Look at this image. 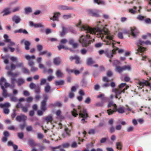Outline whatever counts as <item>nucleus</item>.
I'll list each match as a JSON object with an SVG mask.
<instances>
[{
  "instance_id": "6e6d98bb",
  "label": "nucleus",
  "mask_w": 151,
  "mask_h": 151,
  "mask_svg": "<svg viewBox=\"0 0 151 151\" xmlns=\"http://www.w3.org/2000/svg\"><path fill=\"white\" fill-rule=\"evenodd\" d=\"M71 16L70 14L64 15L63 16V18L65 19H68L71 18Z\"/></svg>"
},
{
  "instance_id": "4d7b16f0",
  "label": "nucleus",
  "mask_w": 151,
  "mask_h": 151,
  "mask_svg": "<svg viewBox=\"0 0 151 151\" xmlns=\"http://www.w3.org/2000/svg\"><path fill=\"white\" fill-rule=\"evenodd\" d=\"M95 130L94 129H90L88 132V133L90 134H94L95 133Z\"/></svg>"
},
{
  "instance_id": "37998d69",
  "label": "nucleus",
  "mask_w": 151,
  "mask_h": 151,
  "mask_svg": "<svg viewBox=\"0 0 151 151\" xmlns=\"http://www.w3.org/2000/svg\"><path fill=\"white\" fill-rule=\"evenodd\" d=\"M36 47L37 50L39 52L41 51L42 50L43 48V46L40 44L37 45Z\"/></svg>"
},
{
  "instance_id": "dca6fc26",
  "label": "nucleus",
  "mask_w": 151,
  "mask_h": 151,
  "mask_svg": "<svg viewBox=\"0 0 151 151\" xmlns=\"http://www.w3.org/2000/svg\"><path fill=\"white\" fill-rule=\"evenodd\" d=\"M108 100L107 98H102L101 102H98L96 104V106L98 107H102L104 103Z\"/></svg>"
},
{
  "instance_id": "6e6552de",
  "label": "nucleus",
  "mask_w": 151,
  "mask_h": 151,
  "mask_svg": "<svg viewBox=\"0 0 151 151\" xmlns=\"http://www.w3.org/2000/svg\"><path fill=\"white\" fill-rule=\"evenodd\" d=\"M68 41L65 39H63L60 41V45L58 46V47L59 50H61L62 48L65 50H66L68 49V48L67 47L64 46L63 44L66 43Z\"/></svg>"
},
{
  "instance_id": "c03bdc74",
  "label": "nucleus",
  "mask_w": 151,
  "mask_h": 151,
  "mask_svg": "<svg viewBox=\"0 0 151 151\" xmlns=\"http://www.w3.org/2000/svg\"><path fill=\"white\" fill-rule=\"evenodd\" d=\"M94 2L95 3L97 4H104V2L103 1L100 0H94Z\"/></svg>"
},
{
  "instance_id": "603ef678",
  "label": "nucleus",
  "mask_w": 151,
  "mask_h": 151,
  "mask_svg": "<svg viewBox=\"0 0 151 151\" xmlns=\"http://www.w3.org/2000/svg\"><path fill=\"white\" fill-rule=\"evenodd\" d=\"M37 86L35 83H31L29 85V87L31 89H35Z\"/></svg>"
},
{
  "instance_id": "58836bf2",
  "label": "nucleus",
  "mask_w": 151,
  "mask_h": 151,
  "mask_svg": "<svg viewBox=\"0 0 151 151\" xmlns=\"http://www.w3.org/2000/svg\"><path fill=\"white\" fill-rule=\"evenodd\" d=\"M60 62V59L59 58H56L54 59V63L56 65H59Z\"/></svg>"
},
{
  "instance_id": "2eb2a0df",
  "label": "nucleus",
  "mask_w": 151,
  "mask_h": 151,
  "mask_svg": "<svg viewBox=\"0 0 151 151\" xmlns=\"http://www.w3.org/2000/svg\"><path fill=\"white\" fill-rule=\"evenodd\" d=\"M60 15V13L59 12H56L54 13V15L52 17L50 18V19L53 21H58V18Z\"/></svg>"
},
{
  "instance_id": "f257e3e1",
  "label": "nucleus",
  "mask_w": 151,
  "mask_h": 151,
  "mask_svg": "<svg viewBox=\"0 0 151 151\" xmlns=\"http://www.w3.org/2000/svg\"><path fill=\"white\" fill-rule=\"evenodd\" d=\"M101 22H97V24L95 27L92 28L86 24V47L90 46L91 43L94 41V39H92L91 35L93 34L96 35L98 38H101L103 39L104 35H106V38L110 40H112L113 36H111L108 31H106L101 28V25L100 24Z\"/></svg>"
},
{
  "instance_id": "09e8293b",
  "label": "nucleus",
  "mask_w": 151,
  "mask_h": 151,
  "mask_svg": "<svg viewBox=\"0 0 151 151\" xmlns=\"http://www.w3.org/2000/svg\"><path fill=\"white\" fill-rule=\"evenodd\" d=\"M145 81L143 82H141L140 81H139L138 82V83L139 85L140 88H143L144 85L145 86Z\"/></svg>"
},
{
  "instance_id": "a211bd4d",
  "label": "nucleus",
  "mask_w": 151,
  "mask_h": 151,
  "mask_svg": "<svg viewBox=\"0 0 151 151\" xmlns=\"http://www.w3.org/2000/svg\"><path fill=\"white\" fill-rule=\"evenodd\" d=\"M59 10H70L73 9V8L71 7L67 6L64 5H60L58 7Z\"/></svg>"
},
{
  "instance_id": "72a5a7b5",
  "label": "nucleus",
  "mask_w": 151,
  "mask_h": 151,
  "mask_svg": "<svg viewBox=\"0 0 151 151\" xmlns=\"http://www.w3.org/2000/svg\"><path fill=\"white\" fill-rule=\"evenodd\" d=\"M25 13L26 14H28L32 12V9L31 7H28L24 8Z\"/></svg>"
},
{
  "instance_id": "ddd939ff",
  "label": "nucleus",
  "mask_w": 151,
  "mask_h": 151,
  "mask_svg": "<svg viewBox=\"0 0 151 151\" xmlns=\"http://www.w3.org/2000/svg\"><path fill=\"white\" fill-rule=\"evenodd\" d=\"M83 68H82L81 69L80 71H78L77 70H74L72 69H67V71L69 73H74L75 75H77L79 74L82 70H83Z\"/></svg>"
},
{
  "instance_id": "0eeeda50",
  "label": "nucleus",
  "mask_w": 151,
  "mask_h": 151,
  "mask_svg": "<svg viewBox=\"0 0 151 151\" xmlns=\"http://www.w3.org/2000/svg\"><path fill=\"white\" fill-rule=\"evenodd\" d=\"M24 57L26 60L29 61L28 63L29 65L31 67L33 66L34 64V62L33 61L30 60L31 59H35V56L34 55L31 56L29 55H25Z\"/></svg>"
},
{
  "instance_id": "412c9836",
  "label": "nucleus",
  "mask_w": 151,
  "mask_h": 151,
  "mask_svg": "<svg viewBox=\"0 0 151 151\" xmlns=\"http://www.w3.org/2000/svg\"><path fill=\"white\" fill-rule=\"evenodd\" d=\"M17 82L19 86H20L23 84L25 82L24 80L22 78H19L17 80L15 79V82Z\"/></svg>"
},
{
  "instance_id": "4be33fe9",
  "label": "nucleus",
  "mask_w": 151,
  "mask_h": 151,
  "mask_svg": "<svg viewBox=\"0 0 151 151\" xmlns=\"http://www.w3.org/2000/svg\"><path fill=\"white\" fill-rule=\"evenodd\" d=\"M30 107L29 104H27L25 106H22L21 108L22 109V111L24 113L27 112L28 111V109Z\"/></svg>"
},
{
  "instance_id": "680f3d73",
  "label": "nucleus",
  "mask_w": 151,
  "mask_h": 151,
  "mask_svg": "<svg viewBox=\"0 0 151 151\" xmlns=\"http://www.w3.org/2000/svg\"><path fill=\"white\" fill-rule=\"evenodd\" d=\"M47 52V50H45L43 51H40L39 53V55H43L46 54Z\"/></svg>"
},
{
  "instance_id": "20e7f679",
  "label": "nucleus",
  "mask_w": 151,
  "mask_h": 151,
  "mask_svg": "<svg viewBox=\"0 0 151 151\" xmlns=\"http://www.w3.org/2000/svg\"><path fill=\"white\" fill-rule=\"evenodd\" d=\"M131 69V67L129 65H124L122 67L119 66H116V71L120 73L123 71L126 70H130Z\"/></svg>"
},
{
  "instance_id": "49530a36",
  "label": "nucleus",
  "mask_w": 151,
  "mask_h": 151,
  "mask_svg": "<svg viewBox=\"0 0 151 151\" xmlns=\"http://www.w3.org/2000/svg\"><path fill=\"white\" fill-rule=\"evenodd\" d=\"M22 70L23 72L24 73L29 74V70L26 68H22Z\"/></svg>"
},
{
  "instance_id": "1a4fd4ad",
  "label": "nucleus",
  "mask_w": 151,
  "mask_h": 151,
  "mask_svg": "<svg viewBox=\"0 0 151 151\" xmlns=\"http://www.w3.org/2000/svg\"><path fill=\"white\" fill-rule=\"evenodd\" d=\"M87 12L88 14L93 17H99V16L98 11L91 9L87 10Z\"/></svg>"
},
{
  "instance_id": "b1692460",
  "label": "nucleus",
  "mask_w": 151,
  "mask_h": 151,
  "mask_svg": "<svg viewBox=\"0 0 151 151\" xmlns=\"http://www.w3.org/2000/svg\"><path fill=\"white\" fill-rule=\"evenodd\" d=\"M70 59L71 60H72L74 59L75 60V63L76 64L79 63L80 62L79 58L77 56H71L70 57Z\"/></svg>"
},
{
  "instance_id": "2f4dec72",
  "label": "nucleus",
  "mask_w": 151,
  "mask_h": 151,
  "mask_svg": "<svg viewBox=\"0 0 151 151\" xmlns=\"http://www.w3.org/2000/svg\"><path fill=\"white\" fill-rule=\"evenodd\" d=\"M8 75L9 76H12V77L14 78L15 79V77H16L17 76L19 75V73H13L11 71H9L7 73Z\"/></svg>"
},
{
  "instance_id": "f03ea898",
  "label": "nucleus",
  "mask_w": 151,
  "mask_h": 151,
  "mask_svg": "<svg viewBox=\"0 0 151 151\" xmlns=\"http://www.w3.org/2000/svg\"><path fill=\"white\" fill-rule=\"evenodd\" d=\"M143 44H145L146 45H151V42L148 40H147L146 42H144L142 41L140 39L136 43V45L138 47V49L137 51L136 52V54H137L139 52L142 53V52L146 50V48L140 46V45H142Z\"/></svg>"
},
{
  "instance_id": "7c9ffc66",
  "label": "nucleus",
  "mask_w": 151,
  "mask_h": 151,
  "mask_svg": "<svg viewBox=\"0 0 151 151\" xmlns=\"http://www.w3.org/2000/svg\"><path fill=\"white\" fill-rule=\"evenodd\" d=\"M1 88L3 90L2 95L4 97H6L8 96L9 94H8L7 90L4 88V86H2Z\"/></svg>"
},
{
  "instance_id": "473e14b6",
  "label": "nucleus",
  "mask_w": 151,
  "mask_h": 151,
  "mask_svg": "<svg viewBox=\"0 0 151 151\" xmlns=\"http://www.w3.org/2000/svg\"><path fill=\"white\" fill-rule=\"evenodd\" d=\"M56 75L58 77H62L63 76V73L59 69L57 70Z\"/></svg>"
},
{
  "instance_id": "4468645a",
  "label": "nucleus",
  "mask_w": 151,
  "mask_h": 151,
  "mask_svg": "<svg viewBox=\"0 0 151 151\" xmlns=\"http://www.w3.org/2000/svg\"><path fill=\"white\" fill-rule=\"evenodd\" d=\"M12 21L14 22L16 24L19 23L21 21L20 17L19 16L16 15H15L13 16L12 18Z\"/></svg>"
},
{
  "instance_id": "9d476101",
  "label": "nucleus",
  "mask_w": 151,
  "mask_h": 151,
  "mask_svg": "<svg viewBox=\"0 0 151 151\" xmlns=\"http://www.w3.org/2000/svg\"><path fill=\"white\" fill-rule=\"evenodd\" d=\"M115 50L113 49L112 50H106L105 51V55L109 58H111L113 57V54L115 53Z\"/></svg>"
},
{
  "instance_id": "a878e982",
  "label": "nucleus",
  "mask_w": 151,
  "mask_h": 151,
  "mask_svg": "<svg viewBox=\"0 0 151 151\" xmlns=\"http://www.w3.org/2000/svg\"><path fill=\"white\" fill-rule=\"evenodd\" d=\"M1 13H4L3 15V16L9 14L10 13V8H5Z\"/></svg>"
},
{
  "instance_id": "5fc2aeb1",
  "label": "nucleus",
  "mask_w": 151,
  "mask_h": 151,
  "mask_svg": "<svg viewBox=\"0 0 151 151\" xmlns=\"http://www.w3.org/2000/svg\"><path fill=\"white\" fill-rule=\"evenodd\" d=\"M144 21L145 22L148 24H151V19L149 18H146L144 19Z\"/></svg>"
},
{
  "instance_id": "423d86ee",
  "label": "nucleus",
  "mask_w": 151,
  "mask_h": 151,
  "mask_svg": "<svg viewBox=\"0 0 151 151\" xmlns=\"http://www.w3.org/2000/svg\"><path fill=\"white\" fill-rule=\"evenodd\" d=\"M23 62H21L19 63H18L16 65H14L12 63H11V67H9L8 66H7L6 68L7 70H9L11 68V69L12 70H15L16 67H23Z\"/></svg>"
},
{
  "instance_id": "13d9d810",
  "label": "nucleus",
  "mask_w": 151,
  "mask_h": 151,
  "mask_svg": "<svg viewBox=\"0 0 151 151\" xmlns=\"http://www.w3.org/2000/svg\"><path fill=\"white\" fill-rule=\"evenodd\" d=\"M61 145V147H63L66 148L69 147L70 144L68 143H66Z\"/></svg>"
},
{
  "instance_id": "f704fd0d",
  "label": "nucleus",
  "mask_w": 151,
  "mask_h": 151,
  "mask_svg": "<svg viewBox=\"0 0 151 151\" xmlns=\"http://www.w3.org/2000/svg\"><path fill=\"white\" fill-rule=\"evenodd\" d=\"M29 144L31 147H34L39 144L36 143L32 139H30L29 140Z\"/></svg>"
},
{
  "instance_id": "338daca9",
  "label": "nucleus",
  "mask_w": 151,
  "mask_h": 151,
  "mask_svg": "<svg viewBox=\"0 0 151 151\" xmlns=\"http://www.w3.org/2000/svg\"><path fill=\"white\" fill-rule=\"evenodd\" d=\"M9 112V110L8 108L4 109V113L6 114H8Z\"/></svg>"
},
{
  "instance_id": "69168bd1",
  "label": "nucleus",
  "mask_w": 151,
  "mask_h": 151,
  "mask_svg": "<svg viewBox=\"0 0 151 151\" xmlns=\"http://www.w3.org/2000/svg\"><path fill=\"white\" fill-rule=\"evenodd\" d=\"M9 42V43L8 45V47H11L14 46L15 45V43L14 42H11L10 41V42Z\"/></svg>"
},
{
  "instance_id": "7ed1b4c3",
  "label": "nucleus",
  "mask_w": 151,
  "mask_h": 151,
  "mask_svg": "<svg viewBox=\"0 0 151 151\" xmlns=\"http://www.w3.org/2000/svg\"><path fill=\"white\" fill-rule=\"evenodd\" d=\"M11 84H10L6 82V79L4 77H2L0 81V85L1 86H1H3V82L4 83V86L6 88H7L8 87H10V88L13 89L15 87V79L13 77H12L11 79Z\"/></svg>"
},
{
  "instance_id": "cd10ccee",
  "label": "nucleus",
  "mask_w": 151,
  "mask_h": 151,
  "mask_svg": "<svg viewBox=\"0 0 151 151\" xmlns=\"http://www.w3.org/2000/svg\"><path fill=\"white\" fill-rule=\"evenodd\" d=\"M112 91L116 95H120L121 93V89L119 88H114L113 89Z\"/></svg>"
},
{
  "instance_id": "bf43d9fd",
  "label": "nucleus",
  "mask_w": 151,
  "mask_h": 151,
  "mask_svg": "<svg viewBox=\"0 0 151 151\" xmlns=\"http://www.w3.org/2000/svg\"><path fill=\"white\" fill-rule=\"evenodd\" d=\"M18 137L20 139H22L24 137V134L23 132L18 133Z\"/></svg>"
},
{
  "instance_id": "f3484780",
  "label": "nucleus",
  "mask_w": 151,
  "mask_h": 151,
  "mask_svg": "<svg viewBox=\"0 0 151 151\" xmlns=\"http://www.w3.org/2000/svg\"><path fill=\"white\" fill-rule=\"evenodd\" d=\"M138 33L139 32L135 27H134L131 28V35L134 37H136Z\"/></svg>"
},
{
  "instance_id": "ea45409f",
  "label": "nucleus",
  "mask_w": 151,
  "mask_h": 151,
  "mask_svg": "<svg viewBox=\"0 0 151 151\" xmlns=\"http://www.w3.org/2000/svg\"><path fill=\"white\" fill-rule=\"evenodd\" d=\"M51 87L48 83H46V85L45 87V91L46 93H48L50 90Z\"/></svg>"
},
{
  "instance_id": "4c0bfd02",
  "label": "nucleus",
  "mask_w": 151,
  "mask_h": 151,
  "mask_svg": "<svg viewBox=\"0 0 151 151\" xmlns=\"http://www.w3.org/2000/svg\"><path fill=\"white\" fill-rule=\"evenodd\" d=\"M124 108L123 107H119L118 108L116 111L119 114H122L125 112Z\"/></svg>"
},
{
  "instance_id": "c756f323",
  "label": "nucleus",
  "mask_w": 151,
  "mask_h": 151,
  "mask_svg": "<svg viewBox=\"0 0 151 151\" xmlns=\"http://www.w3.org/2000/svg\"><path fill=\"white\" fill-rule=\"evenodd\" d=\"M10 104L9 103L7 102L3 104H0V107L1 108H7L10 106Z\"/></svg>"
},
{
  "instance_id": "6ab92c4d",
  "label": "nucleus",
  "mask_w": 151,
  "mask_h": 151,
  "mask_svg": "<svg viewBox=\"0 0 151 151\" xmlns=\"http://www.w3.org/2000/svg\"><path fill=\"white\" fill-rule=\"evenodd\" d=\"M70 131L67 128L65 129V132L62 134V137H65L67 136H69L70 135Z\"/></svg>"
},
{
  "instance_id": "5701e85b",
  "label": "nucleus",
  "mask_w": 151,
  "mask_h": 151,
  "mask_svg": "<svg viewBox=\"0 0 151 151\" xmlns=\"http://www.w3.org/2000/svg\"><path fill=\"white\" fill-rule=\"evenodd\" d=\"M76 26L79 27L80 30L81 31L85 30V27L84 25L82 24L81 21H80L79 22L76 24Z\"/></svg>"
},
{
  "instance_id": "e433bc0d",
  "label": "nucleus",
  "mask_w": 151,
  "mask_h": 151,
  "mask_svg": "<svg viewBox=\"0 0 151 151\" xmlns=\"http://www.w3.org/2000/svg\"><path fill=\"white\" fill-rule=\"evenodd\" d=\"M46 103L42 102L41 109L43 111H45L46 110L47 108L46 106Z\"/></svg>"
},
{
  "instance_id": "0e129e2a",
  "label": "nucleus",
  "mask_w": 151,
  "mask_h": 151,
  "mask_svg": "<svg viewBox=\"0 0 151 151\" xmlns=\"http://www.w3.org/2000/svg\"><path fill=\"white\" fill-rule=\"evenodd\" d=\"M38 70L37 68L33 66L31 67V70L32 72H35L37 71Z\"/></svg>"
},
{
  "instance_id": "3c124183",
  "label": "nucleus",
  "mask_w": 151,
  "mask_h": 151,
  "mask_svg": "<svg viewBox=\"0 0 151 151\" xmlns=\"http://www.w3.org/2000/svg\"><path fill=\"white\" fill-rule=\"evenodd\" d=\"M66 30L65 28L64 27H62V32L60 33V35L61 36H63L66 32Z\"/></svg>"
},
{
  "instance_id": "052dcab7",
  "label": "nucleus",
  "mask_w": 151,
  "mask_h": 151,
  "mask_svg": "<svg viewBox=\"0 0 151 151\" xmlns=\"http://www.w3.org/2000/svg\"><path fill=\"white\" fill-rule=\"evenodd\" d=\"M10 59L12 61H17L18 60V58H17L14 57H10Z\"/></svg>"
},
{
  "instance_id": "864d4df0",
  "label": "nucleus",
  "mask_w": 151,
  "mask_h": 151,
  "mask_svg": "<svg viewBox=\"0 0 151 151\" xmlns=\"http://www.w3.org/2000/svg\"><path fill=\"white\" fill-rule=\"evenodd\" d=\"M107 111L109 115H111L115 112V111L114 110H112L111 109L107 110Z\"/></svg>"
},
{
  "instance_id": "393cba45",
  "label": "nucleus",
  "mask_w": 151,
  "mask_h": 151,
  "mask_svg": "<svg viewBox=\"0 0 151 151\" xmlns=\"http://www.w3.org/2000/svg\"><path fill=\"white\" fill-rule=\"evenodd\" d=\"M30 25L32 27H43V25L40 23L34 24L32 21L30 22Z\"/></svg>"
},
{
  "instance_id": "79ce46f5",
  "label": "nucleus",
  "mask_w": 151,
  "mask_h": 151,
  "mask_svg": "<svg viewBox=\"0 0 151 151\" xmlns=\"http://www.w3.org/2000/svg\"><path fill=\"white\" fill-rule=\"evenodd\" d=\"M4 37L5 40V42H9L11 41V40L9 38L8 36L6 34L4 35Z\"/></svg>"
},
{
  "instance_id": "c9c22d12",
  "label": "nucleus",
  "mask_w": 151,
  "mask_h": 151,
  "mask_svg": "<svg viewBox=\"0 0 151 151\" xmlns=\"http://www.w3.org/2000/svg\"><path fill=\"white\" fill-rule=\"evenodd\" d=\"M116 148L120 150H121L122 146L121 142H116Z\"/></svg>"
},
{
  "instance_id": "a19ab883",
  "label": "nucleus",
  "mask_w": 151,
  "mask_h": 151,
  "mask_svg": "<svg viewBox=\"0 0 151 151\" xmlns=\"http://www.w3.org/2000/svg\"><path fill=\"white\" fill-rule=\"evenodd\" d=\"M94 63V62L91 58H90L87 60V64L88 65H91Z\"/></svg>"
},
{
  "instance_id": "774afa93",
  "label": "nucleus",
  "mask_w": 151,
  "mask_h": 151,
  "mask_svg": "<svg viewBox=\"0 0 151 151\" xmlns=\"http://www.w3.org/2000/svg\"><path fill=\"white\" fill-rule=\"evenodd\" d=\"M145 86H149L151 88V84L150 83L147 81H145Z\"/></svg>"
},
{
  "instance_id": "aec40b11",
  "label": "nucleus",
  "mask_w": 151,
  "mask_h": 151,
  "mask_svg": "<svg viewBox=\"0 0 151 151\" xmlns=\"http://www.w3.org/2000/svg\"><path fill=\"white\" fill-rule=\"evenodd\" d=\"M8 145L9 146H13L14 148V151H22L21 150H17L18 148L17 146L14 145L13 142L11 141H9L8 142Z\"/></svg>"
},
{
  "instance_id": "39448f33",
  "label": "nucleus",
  "mask_w": 151,
  "mask_h": 151,
  "mask_svg": "<svg viewBox=\"0 0 151 151\" xmlns=\"http://www.w3.org/2000/svg\"><path fill=\"white\" fill-rule=\"evenodd\" d=\"M78 110L79 111V116L80 118H81V122L84 123L85 120V110L84 109L81 110V107L79 106L78 107Z\"/></svg>"
},
{
  "instance_id": "c85d7f7f",
  "label": "nucleus",
  "mask_w": 151,
  "mask_h": 151,
  "mask_svg": "<svg viewBox=\"0 0 151 151\" xmlns=\"http://www.w3.org/2000/svg\"><path fill=\"white\" fill-rule=\"evenodd\" d=\"M44 119L47 123L51 122L53 119L51 115H50L47 116H46L44 118Z\"/></svg>"
},
{
  "instance_id": "de8ad7c7",
  "label": "nucleus",
  "mask_w": 151,
  "mask_h": 151,
  "mask_svg": "<svg viewBox=\"0 0 151 151\" xmlns=\"http://www.w3.org/2000/svg\"><path fill=\"white\" fill-rule=\"evenodd\" d=\"M71 112L72 115L75 117L76 116L78 115V113L75 109H73V111H72Z\"/></svg>"
},
{
  "instance_id": "e2e57ef3",
  "label": "nucleus",
  "mask_w": 151,
  "mask_h": 151,
  "mask_svg": "<svg viewBox=\"0 0 151 151\" xmlns=\"http://www.w3.org/2000/svg\"><path fill=\"white\" fill-rule=\"evenodd\" d=\"M108 137L107 138H103L100 140V142L101 143H103L105 142L107 140Z\"/></svg>"
},
{
  "instance_id": "bb28decb",
  "label": "nucleus",
  "mask_w": 151,
  "mask_h": 151,
  "mask_svg": "<svg viewBox=\"0 0 151 151\" xmlns=\"http://www.w3.org/2000/svg\"><path fill=\"white\" fill-rule=\"evenodd\" d=\"M85 37L84 35H83L81 36L79 40V42L83 47L85 46Z\"/></svg>"
},
{
  "instance_id": "a18cd8bd",
  "label": "nucleus",
  "mask_w": 151,
  "mask_h": 151,
  "mask_svg": "<svg viewBox=\"0 0 151 151\" xmlns=\"http://www.w3.org/2000/svg\"><path fill=\"white\" fill-rule=\"evenodd\" d=\"M8 96L10 97V98L11 101L14 102H16L17 101V98L13 96H11V94L9 95Z\"/></svg>"
},
{
  "instance_id": "9b49d317",
  "label": "nucleus",
  "mask_w": 151,
  "mask_h": 151,
  "mask_svg": "<svg viewBox=\"0 0 151 151\" xmlns=\"http://www.w3.org/2000/svg\"><path fill=\"white\" fill-rule=\"evenodd\" d=\"M27 119V116L25 115L21 114L20 115L17 116L16 119L17 121L20 122L21 121L24 122Z\"/></svg>"
},
{
  "instance_id": "8fccbe9b",
  "label": "nucleus",
  "mask_w": 151,
  "mask_h": 151,
  "mask_svg": "<svg viewBox=\"0 0 151 151\" xmlns=\"http://www.w3.org/2000/svg\"><path fill=\"white\" fill-rule=\"evenodd\" d=\"M64 81L62 80L59 81H57L55 82V85L56 86H58L59 85H62L63 84Z\"/></svg>"
},
{
  "instance_id": "f8f14e48",
  "label": "nucleus",
  "mask_w": 151,
  "mask_h": 151,
  "mask_svg": "<svg viewBox=\"0 0 151 151\" xmlns=\"http://www.w3.org/2000/svg\"><path fill=\"white\" fill-rule=\"evenodd\" d=\"M21 44L24 43L25 46V49L27 50L29 49V46L30 45V42L26 40L25 39H23L21 41Z\"/></svg>"
}]
</instances>
